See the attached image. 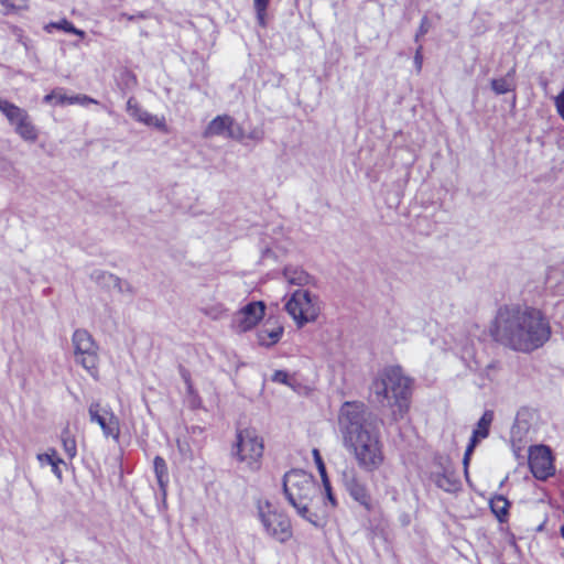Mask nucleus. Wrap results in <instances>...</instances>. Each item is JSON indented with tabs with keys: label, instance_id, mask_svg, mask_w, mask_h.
I'll list each match as a JSON object with an SVG mask.
<instances>
[{
	"label": "nucleus",
	"instance_id": "1",
	"mask_svg": "<svg viewBox=\"0 0 564 564\" xmlns=\"http://www.w3.org/2000/svg\"><path fill=\"white\" fill-rule=\"evenodd\" d=\"M380 422L378 415L361 401H346L338 412V429L344 446L366 471L377 470L384 460Z\"/></svg>",
	"mask_w": 564,
	"mask_h": 564
},
{
	"label": "nucleus",
	"instance_id": "2",
	"mask_svg": "<svg viewBox=\"0 0 564 564\" xmlns=\"http://www.w3.org/2000/svg\"><path fill=\"white\" fill-rule=\"evenodd\" d=\"M491 335L497 343L514 351L531 352L549 341L552 329L540 310L505 305L496 314Z\"/></svg>",
	"mask_w": 564,
	"mask_h": 564
},
{
	"label": "nucleus",
	"instance_id": "3",
	"mask_svg": "<svg viewBox=\"0 0 564 564\" xmlns=\"http://www.w3.org/2000/svg\"><path fill=\"white\" fill-rule=\"evenodd\" d=\"M411 379L400 367H388L380 371L370 384L373 401L392 409V419L399 421L410 408Z\"/></svg>",
	"mask_w": 564,
	"mask_h": 564
},
{
	"label": "nucleus",
	"instance_id": "4",
	"mask_svg": "<svg viewBox=\"0 0 564 564\" xmlns=\"http://www.w3.org/2000/svg\"><path fill=\"white\" fill-rule=\"evenodd\" d=\"M263 451V440L254 430L243 429L237 432L231 455L237 462L245 464L249 470L260 469Z\"/></svg>",
	"mask_w": 564,
	"mask_h": 564
},
{
	"label": "nucleus",
	"instance_id": "5",
	"mask_svg": "<svg viewBox=\"0 0 564 564\" xmlns=\"http://www.w3.org/2000/svg\"><path fill=\"white\" fill-rule=\"evenodd\" d=\"M317 491L313 477L302 469H292L283 477V492L294 509L299 503L310 505Z\"/></svg>",
	"mask_w": 564,
	"mask_h": 564
},
{
	"label": "nucleus",
	"instance_id": "6",
	"mask_svg": "<svg viewBox=\"0 0 564 564\" xmlns=\"http://www.w3.org/2000/svg\"><path fill=\"white\" fill-rule=\"evenodd\" d=\"M0 112L23 141L34 143L39 139L40 131L25 109L0 97Z\"/></svg>",
	"mask_w": 564,
	"mask_h": 564
},
{
	"label": "nucleus",
	"instance_id": "7",
	"mask_svg": "<svg viewBox=\"0 0 564 564\" xmlns=\"http://www.w3.org/2000/svg\"><path fill=\"white\" fill-rule=\"evenodd\" d=\"M286 312L293 317L299 327L316 321L321 306L318 296L307 290L295 291L285 304Z\"/></svg>",
	"mask_w": 564,
	"mask_h": 564
},
{
	"label": "nucleus",
	"instance_id": "8",
	"mask_svg": "<svg viewBox=\"0 0 564 564\" xmlns=\"http://www.w3.org/2000/svg\"><path fill=\"white\" fill-rule=\"evenodd\" d=\"M72 343L76 362L95 377L98 371V345L90 333L84 328L76 329Z\"/></svg>",
	"mask_w": 564,
	"mask_h": 564
},
{
	"label": "nucleus",
	"instance_id": "9",
	"mask_svg": "<svg viewBox=\"0 0 564 564\" xmlns=\"http://www.w3.org/2000/svg\"><path fill=\"white\" fill-rule=\"evenodd\" d=\"M258 513L265 532L276 541L284 543L292 536L289 518L275 510L269 501L258 505Z\"/></svg>",
	"mask_w": 564,
	"mask_h": 564
},
{
	"label": "nucleus",
	"instance_id": "10",
	"mask_svg": "<svg viewBox=\"0 0 564 564\" xmlns=\"http://www.w3.org/2000/svg\"><path fill=\"white\" fill-rule=\"evenodd\" d=\"M90 422L100 426L105 437L118 441L120 437V422L110 408H102L97 401L91 402L88 408Z\"/></svg>",
	"mask_w": 564,
	"mask_h": 564
},
{
	"label": "nucleus",
	"instance_id": "11",
	"mask_svg": "<svg viewBox=\"0 0 564 564\" xmlns=\"http://www.w3.org/2000/svg\"><path fill=\"white\" fill-rule=\"evenodd\" d=\"M341 482L349 496L367 511L372 510V501L366 484L354 467H346L341 473Z\"/></svg>",
	"mask_w": 564,
	"mask_h": 564
},
{
	"label": "nucleus",
	"instance_id": "12",
	"mask_svg": "<svg viewBox=\"0 0 564 564\" xmlns=\"http://www.w3.org/2000/svg\"><path fill=\"white\" fill-rule=\"evenodd\" d=\"M529 466L536 479L545 480L554 474L552 452L547 446L539 445L530 448Z\"/></svg>",
	"mask_w": 564,
	"mask_h": 564
},
{
	"label": "nucleus",
	"instance_id": "13",
	"mask_svg": "<svg viewBox=\"0 0 564 564\" xmlns=\"http://www.w3.org/2000/svg\"><path fill=\"white\" fill-rule=\"evenodd\" d=\"M263 302H251L238 311L232 318V328L237 333H246L252 329L264 316Z\"/></svg>",
	"mask_w": 564,
	"mask_h": 564
},
{
	"label": "nucleus",
	"instance_id": "14",
	"mask_svg": "<svg viewBox=\"0 0 564 564\" xmlns=\"http://www.w3.org/2000/svg\"><path fill=\"white\" fill-rule=\"evenodd\" d=\"M215 135L240 140V135L236 134L234 130V119L227 115L214 118L203 132L204 138Z\"/></svg>",
	"mask_w": 564,
	"mask_h": 564
},
{
	"label": "nucleus",
	"instance_id": "15",
	"mask_svg": "<svg viewBox=\"0 0 564 564\" xmlns=\"http://www.w3.org/2000/svg\"><path fill=\"white\" fill-rule=\"evenodd\" d=\"M283 326L273 318H268L257 330V340L260 346L272 347L280 341L283 335Z\"/></svg>",
	"mask_w": 564,
	"mask_h": 564
},
{
	"label": "nucleus",
	"instance_id": "16",
	"mask_svg": "<svg viewBox=\"0 0 564 564\" xmlns=\"http://www.w3.org/2000/svg\"><path fill=\"white\" fill-rule=\"evenodd\" d=\"M441 470L433 471L431 475L432 480L435 482V485L445 490V491H453L457 488L458 481L455 478V475L452 470V466L449 463V459L440 458L438 462Z\"/></svg>",
	"mask_w": 564,
	"mask_h": 564
},
{
	"label": "nucleus",
	"instance_id": "17",
	"mask_svg": "<svg viewBox=\"0 0 564 564\" xmlns=\"http://www.w3.org/2000/svg\"><path fill=\"white\" fill-rule=\"evenodd\" d=\"M90 278L94 282L104 289H116L117 291H122V280L110 272L95 270L91 272Z\"/></svg>",
	"mask_w": 564,
	"mask_h": 564
},
{
	"label": "nucleus",
	"instance_id": "18",
	"mask_svg": "<svg viewBox=\"0 0 564 564\" xmlns=\"http://www.w3.org/2000/svg\"><path fill=\"white\" fill-rule=\"evenodd\" d=\"M516 66L511 67L506 76L500 78H494L490 82L491 89L497 95H503L516 89Z\"/></svg>",
	"mask_w": 564,
	"mask_h": 564
},
{
	"label": "nucleus",
	"instance_id": "19",
	"mask_svg": "<svg viewBox=\"0 0 564 564\" xmlns=\"http://www.w3.org/2000/svg\"><path fill=\"white\" fill-rule=\"evenodd\" d=\"M153 467L160 491L162 492L163 497H165L166 488L170 481L166 462L163 457L155 456L153 460Z\"/></svg>",
	"mask_w": 564,
	"mask_h": 564
},
{
	"label": "nucleus",
	"instance_id": "20",
	"mask_svg": "<svg viewBox=\"0 0 564 564\" xmlns=\"http://www.w3.org/2000/svg\"><path fill=\"white\" fill-rule=\"evenodd\" d=\"M284 279L292 285L303 286L310 283L311 275L300 267L288 265L283 270Z\"/></svg>",
	"mask_w": 564,
	"mask_h": 564
},
{
	"label": "nucleus",
	"instance_id": "21",
	"mask_svg": "<svg viewBox=\"0 0 564 564\" xmlns=\"http://www.w3.org/2000/svg\"><path fill=\"white\" fill-rule=\"evenodd\" d=\"M490 509L499 522H505L509 514L510 501L502 495H497L490 499Z\"/></svg>",
	"mask_w": 564,
	"mask_h": 564
},
{
	"label": "nucleus",
	"instance_id": "22",
	"mask_svg": "<svg viewBox=\"0 0 564 564\" xmlns=\"http://www.w3.org/2000/svg\"><path fill=\"white\" fill-rule=\"evenodd\" d=\"M295 510L300 517H302L303 519H305L306 521H308L316 528L323 527L326 522L324 516H319L310 510V505H300L299 503V507L295 508Z\"/></svg>",
	"mask_w": 564,
	"mask_h": 564
},
{
	"label": "nucleus",
	"instance_id": "23",
	"mask_svg": "<svg viewBox=\"0 0 564 564\" xmlns=\"http://www.w3.org/2000/svg\"><path fill=\"white\" fill-rule=\"evenodd\" d=\"M61 441L64 452L69 459H73L77 455V445L75 437L70 434L67 427L62 431Z\"/></svg>",
	"mask_w": 564,
	"mask_h": 564
},
{
	"label": "nucleus",
	"instance_id": "24",
	"mask_svg": "<svg viewBox=\"0 0 564 564\" xmlns=\"http://www.w3.org/2000/svg\"><path fill=\"white\" fill-rule=\"evenodd\" d=\"M494 420V412L487 410L484 412L481 417L479 419L476 429L473 431L477 436L486 438L489 434V427Z\"/></svg>",
	"mask_w": 564,
	"mask_h": 564
},
{
	"label": "nucleus",
	"instance_id": "25",
	"mask_svg": "<svg viewBox=\"0 0 564 564\" xmlns=\"http://www.w3.org/2000/svg\"><path fill=\"white\" fill-rule=\"evenodd\" d=\"M127 111L129 112V115L134 118L137 121L139 122H144L147 119H149V115L150 112H148L147 110H144L143 108H141L139 106V104L137 102V100L131 97L128 99L127 101Z\"/></svg>",
	"mask_w": 564,
	"mask_h": 564
},
{
	"label": "nucleus",
	"instance_id": "26",
	"mask_svg": "<svg viewBox=\"0 0 564 564\" xmlns=\"http://www.w3.org/2000/svg\"><path fill=\"white\" fill-rule=\"evenodd\" d=\"M50 26L58 29V30H63L64 32H67V33L76 34L80 37L85 36V32L83 30L75 28V25L66 19H63L59 22L51 23Z\"/></svg>",
	"mask_w": 564,
	"mask_h": 564
},
{
	"label": "nucleus",
	"instance_id": "27",
	"mask_svg": "<svg viewBox=\"0 0 564 564\" xmlns=\"http://www.w3.org/2000/svg\"><path fill=\"white\" fill-rule=\"evenodd\" d=\"M202 313L212 319H219L225 315V307L223 304H212L200 308Z\"/></svg>",
	"mask_w": 564,
	"mask_h": 564
},
{
	"label": "nucleus",
	"instance_id": "28",
	"mask_svg": "<svg viewBox=\"0 0 564 564\" xmlns=\"http://www.w3.org/2000/svg\"><path fill=\"white\" fill-rule=\"evenodd\" d=\"M480 440H482V437L477 436L475 433H473L469 444L465 451L463 464H464L466 477L468 476V465H469L470 456Z\"/></svg>",
	"mask_w": 564,
	"mask_h": 564
},
{
	"label": "nucleus",
	"instance_id": "29",
	"mask_svg": "<svg viewBox=\"0 0 564 564\" xmlns=\"http://www.w3.org/2000/svg\"><path fill=\"white\" fill-rule=\"evenodd\" d=\"M28 1L29 0H0L1 4L7 9V13L25 9Z\"/></svg>",
	"mask_w": 564,
	"mask_h": 564
},
{
	"label": "nucleus",
	"instance_id": "30",
	"mask_svg": "<svg viewBox=\"0 0 564 564\" xmlns=\"http://www.w3.org/2000/svg\"><path fill=\"white\" fill-rule=\"evenodd\" d=\"M312 453H313L315 465H316L319 476L322 478V481L328 479L326 467H325L323 458L319 454V451L314 448Z\"/></svg>",
	"mask_w": 564,
	"mask_h": 564
},
{
	"label": "nucleus",
	"instance_id": "31",
	"mask_svg": "<svg viewBox=\"0 0 564 564\" xmlns=\"http://www.w3.org/2000/svg\"><path fill=\"white\" fill-rule=\"evenodd\" d=\"M36 458L41 465L47 464L51 466L58 457L56 456V451L50 448L46 453L37 454Z\"/></svg>",
	"mask_w": 564,
	"mask_h": 564
},
{
	"label": "nucleus",
	"instance_id": "32",
	"mask_svg": "<svg viewBox=\"0 0 564 564\" xmlns=\"http://www.w3.org/2000/svg\"><path fill=\"white\" fill-rule=\"evenodd\" d=\"M322 482H323V487H324V490H325V495H326V499L328 501V505L330 506L332 509L336 508L337 507V499H336V497L333 494V489H332L329 479H326V480H324Z\"/></svg>",
	"mask_w": 564,
	"mask_h": 564
},
{
	"label": "nucleus",
	"instance_id": "33",
	"mask_svg": "<svg viewBox=\"0 0 564 564\" xmlns=\"http://www.w3.org/2000/svg\"><path fill=\"white\" fill-rule=\"evenodd\" d=\"M79 104L82 106H87L89 104H98V101L86 95H75L70 96L69 105Z\"/></svg>",
	"mask_w": 564,
	"mask_h": 564
},
{
	"label": "nucleus",
	"instance_id": "34",
	"mask_svg": "<svg viewBox=\"0 0 564 564\" xmlns=\"http://www.w3.org/2000/svg\"><path fill=\"white\" fill-rule=\"evenodd\" d=\"M147 126H153L160 130L165 129V119L163 117H158L152 113L149 115V119H147L144 122Z\"/></svg>",
	"mask_w": 564,
	"mask_h": 564
},
{
	"label": "nucleus",
	"instance_id": "35",
	"mask_svg": "<svg viewBox=\"0 0 564 564\" xmlns=\"http://www.w3.org/2000/svg\"><path fill=\"white\" fill-rule=\"evenodd\" d=\"M431 29V22L427 17H423L419 26V30L415 34V42L420 40L421 36L425 35Z\"/></svg>",
	"mask_w": 564,
	"mask_h": 564
},
{
	"label": "nucleus",
	"instance_id": "36",
	"mask_svg": "<svg viewBox=\"0 0 564 564\" xmlns=\"http://www.w3.org/2000/svg\"><path fill=\"white\" fill-rule=\"evenodd\" d=\"M289 379H290L289 373L284 370H275L271 378V380L273 382L282 383V384H286V386H290Z\"/></svg>",
	"mask_w": 564,
	"mask_h": 564
},
{
	"label": "nucleus",
	"instance_id": "37",
	"mask_svg": "<svg viewBox=\"0 0 564 564\" xmlns=\"http://www.w3.org/2000/svg\"><path fill=\"white\" fill-rule=\"evenodd\" d=\"M554 102L560 117L564 120V90L555 97Z\"/></svg>",
	"mask_w": 564,
	"mask_h": 564
},
{
	"label": "nucleus",
	"instance_id": "38",
	"mask_svg": "<svg viewBox=\"0 0 564 564\" xmlns=\"http://www.w3.org/2000/svg\"><path fill=\"white\" fill-rule=\"evenodd\" d=\"M61 464H65V463H64V460H63L62 458H59V457H58V458H57V459H55V462L51 465V467H52V473L56 476V478H57L58 480H62V478H63L62 470H61V468H59V465H61Z\"/></svg>",
	"mask_w": 564,
	"mask_h": 564
},
{
	"label": "nucleus",
	"instance_id": "39",
	"mask_svg": "<svg viewBox=\"0 0 564 564\" xmlns=\"http://www.w3.org/2000/svg\"><path fill=\"white\" fill-rule=\"evenodd\" d=\"M57 97L55 98V105H69V98L63 93L62 88L56 89Z\"/></svg>",
	"mask_w": 564,
	"mask_h": 564
},
{
	"label": "nucleus",
	"instance_id": "40",
	"mask_svg": "<svg viewBox=\"0 0 564 564\" xmlns=\"http://www.w3.org/2000/svg\"><path fill=\"white\" fill-rule=\"evenodd\" d=\"M422 50H423V46L419 45V47L416 48L415 55H414V64H415L417 72H420L422 68V63H423Z\"/></svg>",
	"mask_w": 564,
	"mask_h": 564
},
{
	"label": "nucleus",
	"instance_id": "41",
	"mask_svg": "<svg viewBox=\"0 0 564 564\" xmlns=\"http://www.w3.org/2000/svg\"><path fill=\"white\" fill-rule=\"evenodd\" d=\"M177 447L180 453L185 457H192V451L189 448V445L185 442L177 441Z\"/></svg>",
	"mask_w": 564,
	"mask_h": 564
},
{
	"label": "nucleus",
	"instance_id": "42",
	"mask_svg": "<svg viewBox=\"0 0 564 564\" xmlns=\"http://www.w3.org/2000/svg\"><path fill=\"white\" fill-rule=\"evenodd\" d=\"M180 373H181V377L183 378V380L185 381L188 390L191 391L192 390V382H191V375H189V372L184 367H180Z\"/></svg>",
	"mask_w": 564,
	"mask_h": 564
},
{
	"label": "nucleus",
	"instance_id": "43",
	"mask_svg": "<svg viewBox=\"0 0 564 564\" xmlns=\"http://www.w3.org/2000/svg\"><path fill=\"white\" fill-rule=\"evenodd\" d=\"M248 137L257 142H260L263 140L264 133L262 130L254 129L249 133Z\"/></svg>",
	"mask_w": 564,
	"mask_h": 564
},
{
	"label": "nucleus",
	"instance_id": "44",
	"mask_svg": "<svg viewBox=\"0 0 564 564\" xmlns=\"http://www.w3.org/2000/svg\"><path fill=\"white\" fill-rule=\"evenodd\" d=\"M256 11H267L269 0H253Z\"/></svg>",
	"mask_w": 564,
	"mask_h": 564
},
{
	"label": "nucleus",
	"instance_id": "45",
	"mask_svg": "<svg viewBox=\"0 0 564 564\" xmlns=\"http://www.w3.org/2000/svg\"><path fill=\"white\" fill-rule=\"evenodd\" d=\"M56 97H57V93H56V89H54L50 94L44 96L43 101L45 104H52V102H55Z\"/></svg>",
	"mask_w": 564,
	"mask_h": 564
},
{
	"label": "nucleus",
	"instance_id": "46",
	"mask_svg": "<svg viewBox=\"0 0 564 564\" xmlns=\"http://www.w3.org/2000/svg\"><path fill=\"white\" fill-rule=\"evenodd\" d=\"M119 292L120 293L133 294L134 290H133L132 285L129 282L122 280V291H119Z\"/></svg>",
	"mask_w": 564,
	"mask_h": 564
},
{
	"label": "nucleus",
	"instance_id": "47",
	"mask_svg": "<svg viewBox=\"0 0 564 564\" xmlns=\"http://www.w3.org/2000/svg\"><path fill=\"white\" fill-rule=\"evenodd\" d=\"M257 19L261 26L265 25V11H257Z\"/></svg>",
	"mask_w": 564,
	"mask_h": 564
},
{
	"label": "nucleus",
	"instance_id": "48",
	"mask_svg": "<svg viewBox=\"0 0 564 564\" xmlns=\"http://www.w3.org/2000/svg\"><path fill=\"white\" fill-rule=\"evenodd\" d=\"M134 17H135V19H145V18H148V13L147 12H139Z\"/></svg>",
	"mask_w": 564,
	"mask_h": 564
},
{
	"label": "nucleus",
	"instance_id": "49",
	"mask_svg": "<svg viewBox=\"0 0 564 564\" xmlns=\"http://www.w3.org/2000/svg\"><path fill=\"white\" fill-rule=\"evenodd\" d=\"M122 17H123V18H126V19H127V20H129V21H133V20H135V17H134V15H129V14H127V13H123V14H122Z\"/></svg>",
	"mask_w": 564,
	"mask_h": 564
},
{
	"label": "nucleus",
	"instance_id": "50",
	"mask_svg": "<svg viewBox=\"0 0 564 564\" xmlns=\"http://www.w3.org/2000/svg\"><path fill=\"white\" fill-rule=\"evenodd\" d=\"M234 130H235L236 134L240 135V139H241L242 138V130H241V128H239V127L235 128L234 127Z\"/></svg>",
	"mask_w": 564,
	"mask_h": 564
},
{
	"label": "nucleus",
	"instance_id": "51",
	"mask_svg": "<svg viewBox=\"0 0 564 564\" xmlns=\"http://www.w3.org/2000/svg\"><path fill=\"white\" fill-rule=\"evenodd\" d=\"M465 356H468V357H471L473 356V352H470L468 349L465 350L464 352V357Z\"/></svg>",
	"mask_w": 564,
	"mask_h": 564
}]
</instances>
